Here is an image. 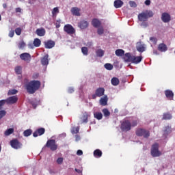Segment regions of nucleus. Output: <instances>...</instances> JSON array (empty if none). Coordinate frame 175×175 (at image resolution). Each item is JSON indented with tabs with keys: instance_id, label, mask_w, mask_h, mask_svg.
<instances>
[{
	"instance_id": "1",
	"label": "nucleus",
	"mask_w": 175,
	"mask_h": 175,
	"mask_svg": "<svg viewBox=\"0 0 175 175\" xmlns=\"http://www.w3.org/2000/svg\"><path fill=\"white\" fill-rule=\"evenodd\" d=\"M40 81L33 80L26 84L25 88L28 94H35L40 88Z\"/></svg>"
},
{
	"instance_id": "2",
	"label": "nucleus",
	"mask_w": 175,
	"mask_h": 175,
	"mask_svg": "<svg viewBox=\"0 0 175 175\" xmlns=\"http://www.w3.org/2000/svg\"><path fill=\"white\" fill-rule=\"evenodd\" d=\"M150 153L154 158L162 155V152L159 151V145L158 144L156 143L152 146Z\"/></svg>"
},
{
	"instance_id": "3",
	"label": "nucleus",
	"mask_w": 175,
	"mask_h": 175,
	"mask_svg": "<svg viewBox=\"0 0 175 175\" xmlns=\"http://www.w3.org/2000/svg\"><path fill=\"white\" fill-rule=\"evenodd\" d=\"M44 147L50 148L51 151H57L58 148V145L57 144L55 139H49L46 142Z\"/></svg>"
},
{
	"instance_id": "4",
	"label": "nucleus",
	"mask_w": 175,
	"mask_h": 175,
	"mask_svg": "<svg viewBox=\"0 0 175 175\" xmlns=\"http://www.w3.org/2000/svg\"><path fill=\"white\" fill-rule=\"evenodd\" d=\"M135 135L139 137L143 136L145 139L150 137V131L144 129H137L135 131Z\"/></svg>"
},
{
	"instance_id": "5",
	"label": "nucleus",
	"mask_w": 175,
	"mask_h": 175,
	"mask_svg": "<svg viewBox=\"0 0 175 175\" xmlns=\"http://www.w3.org/2000/svg\"><path fill=\"white\" fill-rule=\"evenodd\" d=\"M121 131L122 132H129L132 129V124L129 120H124L120 126Z\"/></svg>"
},
{
	"instance_id": "6",
	"label": "nucleus",
	"mask_w": 175,
	"mask_h": 175,
	"mask_svg": "<svg viewBox=\"0 0 175 175\" xmlns=\"http://www.w3.org/2000/svg\"><path fill=\"white\" fill-rule=\"evenodd\" d=\"M10 144L12 148H14V150H18L23 147V144H21V142L16 138L11 140Z\"/></svg>"
},
{
	"instance_id": "7",
	"label": "nucleus",
	"mask_w": 175,
	"mask_h": 175,
	"mask_svg": "<svg viewBox=\"0 0 175 175\" xmlns=\"http://www.w3.org/2000/svg\"><path fill=\"white\" fill-rule=\"evenodd\" d=\"M105 95V88H98L96 90L95 94H92V99H96V98H100V96H103Z\"/></svg>"
},
{
	"instance_id": "8",
	"label": "nucleus",
	"mask_w": 175,
	"mask_h": 175,
	"mask_svg": "<svg viewBox=\"0 0 175 175\" xmlns=\"http://www.w3.org/2000/svg\"><path fill=\"white\" fill-rule=\"evenodd\" d=\"M64 32H66L68 35H74V33H76V29L72 26V25L67 24L65 25L64 27Z\"/></svg>"
},
{
	"instance_id": "9",
	"label": "nucleus",
	"mask_w": 175,
	"mask_h": 175,
	"mask_svg": "<svg viewBox=\"0 0 175 175\" xmlns=\"http://www.w3.org/2000/svg\"><path fill=\"white\" fill-rule=\"evenodd\" d=\"M17 100H18L17 96H12L7 98L5 100V103H7L8 105H14V103H17Z\"/></svg>"
},
{
	"instance_id": "10",
	"label": "nucleus",
	"mask_w": 175,
	"mask_h": 175,
	"mask_svg": "<svg viewBox=\"0 0 175 175\" xmlns=\"http://www.w3.org/2000/svg\"><path fill=\"white\" fill-rule=\"evenodd\" d=\"M44 132H46V129L44 128L38 129L33 133V137H38V136H42V135H44Z\"/></svg>"
},
{
	"instance_id": "11",
	"label": "nucleus",
	"mask_w": 175,
	"mask_h": 175,
	"mask_svg": "<svg viewBox=\"0 0 175 175\" xmlns=\"http://www.w3.org/2000/svg\"><path fill=\"white\" fill-rule=\"evenodd\" d=\"M55 46V42L49 40L46 42H44V47L45 49H53Z\"/></svg>"
},
{
	"instance_id": "12",
	"label": "nucleus",
	"mask_w": 175,
	"mask_h": 175,
	"mask_svg": "<svg viewBox=\"0 0 175 175\" xmlns=\"http://www.w3.org/2000/svg\"><path fill=\"white\" fill-rule=\"evenodd\" d=\"M157 50L161 53H166V51L167 50V45L165 43H160L158 45Z\"/></svg>"
},
{
	"instance_id": "13",
	"label": "nucleus",
	"mask_w": 175,
	"mask_h": 175,
	"mask_svg": "<svg viewBox=\"0 0 175 175\" xmlns=\"http://www.w3.org/2000/svg\"><path fill=\"white\" fill-rule=\"evenodd\" d=\"M20 58L22 61H31V55L28 53H24L20 55Z\"/></svg>"
},
{
	"instance_id": "14",
	"label": "nucleus",
	"mask_w": 175,
	"mask_h": 175,
	"mask_svg": "<svg viewBox=\"0 0 175 175\" xmlns=\"http://www.w3.org/2000/svg\"><path fill=\"white\" fill-rule=\"evenodd\" d=\"M80 8H77V7H73L71 8V13L73 16H80L81 14H80Z\"/></svg>"
},
{
	"instance_id": "15",
	"label": "nucleus",
	"mask_w": 175,
	"mask_h": 175,
	"mask_svg": "<svg viewBox=\"0 0 175 175\" xmlns=\"http://www.w3.org/2000/svg\"><path fill=\"white\" fill-rule=\"evenodd\" d=\"M165 95L169 100H172L174 94L173 93V91L167 90L165 91Z\"/></svg>"
},
{
	"instance_id": "16",
	"label": "nucleus",
	"mask_w": 175,
	"mask_h": 175,
	"mask_svg": "<svg viewBox=\"0 0 175 175\" xmlns=\"http://www.w3.org/2000/svg\"><path fill=\"white\" fill-rule=\"evenodd\" d=\"M161 20L163 23H169L170 21V15L166 12L163 13Z\"/></svg>"
},
{
	"instance_id": "17",
	"label": "nucleus",
	"mask_w": 175,
	"mask_h": 175,
	"mask_svg": "<svg viewBox=\"0 0 175 175\" xmlns=\"http://www.w3.org/2000/svg\"><path fill=\"white\" fill-rule=\"evenodd\" d=\"M143 59V56H133L132 64H140Z\"/></svg>"
},
{
	"instance_id": "18",
	"label": "nucleus",
	"mask_w": 175,
	"mask_h": 175,
	"mask_svg": "<svg viewBox=\"0 0 175 175\" xmlns=\"http://www.w3.org/2000/svg\"><path fill=\"white\" fill-rule=\"evenodd\" d=\"M138 19L139 21H147L148 20V18H147V14L146 12H142L141 14H139L138 15Z\"/></svg>"
},
{
	"instance_id": "19",
	"label": "nucleus",
	"mask_w": 175,
	"mask_h": 175,
	"mask_svg": "<svg viewBox=\"0 0 175 175\" xmlns=\"http://www.w3.org/2000/svg\"><path fill=\"white\" fill-rule=\"evenodd\" d=\"M41 64L43 65V66H46L49 65V54L45 55L42 59H41Z\"/></svg>"
},
{
	"instance_id": "20",
	"label": "nucleus",
	"mask_w": 175,
	"mask_h": 175,
	"mask_svg": "<svg viewBox=\"0 0 175 175\" xmlns=\"http://www.w3.org/2000/svg\"><path fill=\"white\" fill-rule=\"evenodd\" d=\"M172 118H173V116H172V113H170V112H165L163 113L162 120L167 121L169 120H172Z\"/></svg>"
},
{
	"instance_id": "21",
	"label": "nucleus",
	"mask_w": 175,
	"mask_h": 175,
	"mask_svg": "<svg viewBox=\"0 0 175 175\" xmlns=\"http://www.w3.org/2000/svg\"><path fill=\"white\" fill-rule=\"evenodd\" d=\"M36 33L38 36H44L46 35V29H44V28L37 29Z\"/></svg>"
},
{
	"instance_id": "22",
	"label": "nucleus",
	"mask_w": 175,
	"mask_h": 175,
	"mask_svg": "<svg viewBox=\"0 0 175 175\" xmlns=\"http://www.w3.org/2000/svg\"><path fill=\"white\" fill-rule=\"evenodd\" d=\"M79 27L81 29H85V28H88V22L87 21H81L79 23Z\"/></svg>"
},
{
	"instance_id": "23",
	"label": "nucleus",
	"mask_w": 175,
	"mask_h": 175,
	"mask_svg": "<svg viewBox=\"0 0 175 175\" xmlns=\"http://www.w3.org/2000/svg\"><path fill=\"white\" fill-rule=\"evenodd\" d=\"M113 5L116 9H119L120 8H122L124 5V2L121 0H116L113 3Z\"/></svg>"
},
{
	"instance_id": "24",
	"label": "nucleus",
	"mask_w": 175,
	"mask_h": 175,
	"mask_svg": "<svg viewBox=\"0 0 175 175\" xmlns=\"http://www.w3.org/2000/svg\"><path fill=\"white\" fill-rule=\"evenodd\" d=\"M100 21L98 19L94 18L92 21V25H93V27H94V28H98V27H100Z\"/></svg>"
},
{
	"instance_id": "25",
	"label": "nucleus",
	"mask_w": 175,
	"mask_h": 175,
	"mask_svg": "<svg viewBox=\"0 0 175 175\" xmlns=\"http://www.w3.org/2000/svg\"><path fill=\"white\" fill-rule=\"evenodd\" d=\"M124 59L126 62H132L133 59V55H131L129 53H127L125 54Z\"/></svg>"
},
{
	"instance_id": "26",
	"label": "nucleus",
	"mask_w": 175,
	"mask_h": 175,
	"mask_svg": "<svg viewBox=\"0 0 175 175\" xmlns=\"http://www.w3.org/2000/svg\"><path fill=\"white\" fill-rule=\"evenodd\" d=\"M107 100H109L107 96H105L100 99V104L101 106H106V105H107Z\"/></svg>"
},
{
	"instance_id": "27",
	"label": "nucleus",
	"mask_w": 175,
	"mask_h": 175,
	"mask_svg": "<svg viewBox=\"0 0 175 175\" xmlns=\"http://www.w3.org/2000/svg\"><path fill=\"white\" fill-rule=\"evenodd\" d=\"M33 44L34 47H40V44H42V41L39 38H35Z\"/></svg>"
},
{
	"instance_id": "28",
	"label": "nucleus",
	"mask_w": 175,
	"mask_h": 175,
	"mask_svg": "<svg viewBox=\"0 0 175 175\" xmlns=\"http://www.w3.org/2000/svg\"><path fill=\"white\" fill-rule=\"evenodd\" d=\"M94 155L95 158H100L102 157V150L96 149L94 151Z\"/></svg>"
},
{
	"instance_id": "29",
	"label": "nucleus",
	"mask_w": 175,
	"mask_h": 175,
	"mask_svg": "<svg viewBox=\"0 0 175 175\" xmlns=\"http://www.w3.org/2000/svg\"><path fill=\"white\" fill-rule=\"evenodd\" d=\"M12 133H14V129L10 128L5 131L4 135L5 136H10Z\"/></svg>"
},
{
	"instance_id": "30",
	"label": "nucleus",
	"mask_w": 175,
	"mask_h": 175,
	"mask_svg": "<svg viewBox=\"0 0 175 175\" xmlns=\"http://www.w3.org/2000/svg\"><path fill=\"white\" fill-rule=\"evenodd\" d=\"M111 83L112 85H118V84H120V79L117 77H113L111 79Z\"/></svg>"
},
{
	"instance_id": "31",
	"label": "nucleus",
	"mask_w": 175,
	"mask_h": 175,
	"mask_svg": "<svg viewBox=\"0 0 175 175\" xmlns=\"http://www.w3.org/2000/svg\"><path fill=\"white\" fill-rule=\"evenodd\" d=\"M115 53L117 57H122V55H124V54L125 53V51L122 49H117L115 51Z\"/></svg>"
},
{
	"instance_id": "32",
	"label": "nucleus",
	"mask_w": 175,
	"mask_h": 175,
	"mask_svg": "<svg viewBox=\"0 0 175 175\" xmlns=\"http://www.w3.org/2000/svg\"><path fill=\"white\" fill-rule=\"evenodd\" d=\"M94 116V118H96V120H102V118H103V115L100 112H96Z\"/></svg>"
},
{
	"instance_id": "33",
	"label": "nucleus",
	"mask_w": 175,
	"mask_h": 175,
	"mask_svg": "<svg viewBox=\"0 0 175 175\" xmlns=\"http://www.w3.org/2000/svg\"><path fill=\"white\" fill-rule=\"evenodd\" d=\"M96 54L97 55V57H103V55H105V51L102 50V49H98L96 51Z\"/></svg>"
},
{
	"instance_id": "34",
	"label": "nucleus",
	"mask_w": 175,
	"mask_h": 175,
	"mask_svg": "<svg viewBox=\"0 0 175 175\" xmlns=\"http://www.w3.org/2000/svg\"><path fill=\"white\" fill-rule=\"evenodd\" d=\"M23 70V67H21V66H17L15 68V73H16V75H21Z\"/></svg>"
},
{
	"instance_id": "35",
	"label": "nucleus",
	"mask_w": 175,
	"mask_h": 175,
	"mask_svg": "<svg viewBox=\"0 0 175 175\" xmlns=\"http://www.w3.org/2000/svg\"><path fill=\"white\" fill-rule=\"evenodd\" d=\"M23 135L25 137H28V136H31L32 135V130L27 129L23 132Z\"/></svg>"
},
{
	"instance_id": "36",
	"label": "nucleus",
	"mask_w": 175,
	"mask_h": 175,
	"mask_svg": "<svg viewBox=\"0 0 175 175\" xmlns=\"http://www.w3.org/2000/svg\"><path fill=\"white\" fill-rule=\"evenodd\" d=\"M137 50L139 53H143L144 51H145L146 48L144 47V45L141 44V45H139L138 46H137Z\"/></svg>"
},
{
	"instance_id": "37",
	"label": "nucleus",
	"mask_w": 175,
	"mask_h": 175,
	"mask_svg": "<svg viewBox=\"0 0 175 175\" xmlns=\"http://www.w3.org/2000/svg\"><path fill=\"white\" fill-rule=\"evenodd\" d=\"M105 117H109L110 116V111L107 109H103L102 110Z\"/></svg>"
},
{
	"instance_id": "38",
	"label": "nucleus",
	"mask_w": 175,
	"mask_h": 175,
	"mask_svg": "<svg viewBox=\"0 0 175 175\" xmlns=\"http://www.w3.org/2000/svg\"><path fill=\"white\" fill-rule=\"evenodd\" d=\"M81 51L83 55H88V48L83 46L81 48Z\"/></svg>"
},
{
	"instance_id": "39",
	"label": "nucleus",
	"mask_w": 175,
	"mask_h": 175,
	"mask_svg": "<svg viewBox=\"0 0 175 175\" xmlns=\"http://www.w3.org/2000/svg\"><path fill=\"white\" fill-rule=\"evenodd\" d=\"M18 91L16 89H12L8 91V95H16Z\"/></svg>"
},
{
	"instance_id": "40",
	"label": "nucleus",
	"mask_w": 175,
	"mask_h": 175,
	"mask_svg": "<svg viewBox=\"0 0 175 175\" xmlns=\"http://www.w3.org/2000/svg\"><path fill=\"white\" fill-rule=\"evenodd\" d=\"M145 14H146V17L148 18H150L154 16V12H152V11H146Z\"/></svg>"
},
{
	"instance_id": "41",
	"label": "nucleus",
	"mask_w": 175,
	"mask_h": 175,
	"mask_svg": "<svg viewBox=\"0 0 175 175\" xmlns=\"http://www.w3.org/2000/svg\"><path fill=\"white\" fill-rule=\"evenodd\" d=\"M104 66L107 70H111L113 69V65L109 63L105 64Z\"/></svg>"
},
{
	"instance_id": "42",
	"label": "nucleus",
	"mask_w": 175,
	"mask_h": 175,
	"mask_svg": "<svg viewBox=\"0 0 175 175\" xmlns=\"http://www.w3.org/2000/svg\"><path fill=\"white\" fill-rule=\"evenodd\" d=\"M88 122V115H84L83 116L82 124H87Z\"/></svg>"
},
{
	"instance_id": "43",
	"label": "nucleus",
	"mask_w": 175,
	"mask_h": 175,
	"mask_svg": "<svg viewBox=\"0 0 175 175\" xmlns=\"http://www.w3.org/2000/svg\"><path fill=\"white\" fill-rule=\"evenodd\" d=\"M57 13H59V10L58 9L57 7L54 8L53 10H52V14L53 16H55Z\"/></svg>"
},
{
	"instance_id": "44",
	"label": "nucleus",
	"mask_w": 175,
	"mask_h": 175,
	"mask_svg": "<svg viewBox=\"0 0 175 175\" xmlns=\"http://www.w3.org/2000/svg\"><path fill=\"white\" fill-rule=\"evenodd\" d=\"M22 31L23 30L20 27L15 29L16 35H18V36H20V35H21Z\"/></svg>"
},
{
	"instance_id": "45",
	"label": "nucleus",
	"mask_w": 175,
	"mask_h": 175,
	"mask_svg": "<svg viewBox=\"0 0 175 175\" xmlns=\"http://www.w3.org/2000/svg\"><path fill=\"white\" fill-rule=\"evenodd\" d=\"M104 32H105V30L103 29V27H99L97 30V33L98 35H103Z\"/></svg>"
},
{
	"instance_id": "46",
	"label": "nucleus",
	"mask_w": 175,
	"mask_h": 175,
	"mask_svg": "<svg viewBox=\"0 0 175 175\" xmlns=\"http://www.w3.org/2000/svg\"><path fill=\"white\" fill-rule=\"evenodd\" d=\"M5 116H6V111L5 110L0 111V120H1V118H3Z\"/></svg>"
},
{
	"instance_id": "47",
	"label": "nucleus",
	"mask_w": 175,
	"mask_h": 175,
	"mask_svg": "<svg viewBox=\"0 0 175 175\" xmlns=\"http://www.w3.org/2000/svg\"><path fill=\"white\" fill-rule=\"evenodd\" d=\"M25 47V42L24 41H21L18 43V48L19 49H24Z\"/></svg>"
},
{
	"instance_id": "48",
	"label": "nucleus",
	"mask_w": 175,
	"mask_h": 175,
	"mask_svg": "<svg viewBox=\"0 0 175 175\" xmlns=\"http://www.w3.org/2000/svg\"><path fill=\"white\" fill-rule=\"evenodd\" d=\"M79 129H80L79 127H74V128H72V133H75V134L79 133Z\"/></svg>"
},
{
	"instance_id": "49",
	"label": "nucleus",
	"mask_w": 175,
	"mask_h": 175,
	"mask_svg": "<svg viewBox=\"0 0 175 175\" xmlns=\"http://www.w3.org/2000/svg\"><path fill=\"white\" fill-rule=\"evenodd\" d=\"M129 5H130L131 8H136V6H137V5L136 4V2L133 1H129Z\"/></svg>"
},
{
	"instance_id": "50",
	"label": "nucleus",
	"mask_w": 175,
	"mask_h": 175,
	"mask_svg": "<svg viewBox=\"0 0 175 175\" xmlns=\"http://www.w3.org/2000/svg\"><path fill=\"white\" fill-rule=\"evenodd\" d=\"M150 42H152L154 44H157V42H158V40L157 39V38H154V37H150Z\"/></svg>"
},
{
	"instance_id": "51",
	"label": "nucleus",
	"mask_w": 175,
	"mask_h": 175,
	"mask_svg": "<svg viewBox=\"0 0 175 175\" xmlns=\"http://www.w3.org/2000/svg\"><path fill=\"white\" fill-rule=\"evenodd\" d=\"M138 122H139V121L137 120H133L131 122V126H133V127L137 126Z\"/></svg>"
},
{
	"instance_id": "52",
	"label": "nucleus",
	"mask_w": 175,
	"mask_h": 175,
	"mask_svg": "<svg viewBox=\"0 0 175 175\" xmlns=\"http://www.w3.org/2000/svg\"><path fill=\"white\" fill-rule=\"evenodd\" d=\"M5 103H6V100H0V109H2V107L5 106Z\"/></svg>"
},
{
	"instance_id": "53",
	"label": "nucleus",
	"mask_w": 175,
	"mask_h": 175,
	"mask_svg": "<svg viewBox=\"0 0 175 175\" xmlns=\"http://www.w3.org/2000/svg\"><path fill=\"white\" fill-rule=\"evenodd\" d=\"M62 162H64V159L62 157H59L57 159V163H58V165H62Z\"/></svg>"
},
{
	"instance_id": "54",
	"label": "nucleus",
	"mask_w": 175,
	"mask_h": 175,
	"mask_svg": "<svg viewBox=\"0 0 175 175\" xmlns=\"http://www.w3.org/2000/svg\"><path fill=\"white\" fill-rule=\"evenodd\" d=\"M8 36L10 38H13V36H14V30L10 31Z\"/></svg>"
},
{
	"instance_id": "55",
	"label": "nucleus",
	"mask_w": 175,
	"mask_h": 175,
	"mask_svg": "<svg viewBox=\"0 0 175 175\" xmlns=\"http://www.w3.org/2000/svg\"><path fill=\"white\" fill-rule=\"evenodd\" d=\"M68 94H72V92H75V90L73 88H70L68 90Z\"/></svg>"
},
{
	"instance_id": "56",
	"label": "nucleus",
	"mask_w": 175,
	"mask_h": 175,
	"mask_svg": "<svg viewBox=\"0 0 175 175\" xmlns=\"http://www.w3.org/2000/svg\"><path fill=\"white\" fill-rule=\"evenodd\" d=\"M77 155H83V150H78L77 152Z\"/></svg>"
},
{
	"instance_id": "57",
	"label": "nucleus",
	"mask_w": 175,
	"mask_h": 175,
	"mask_svg": "<svg viewBox=\"0 0 175 175\" xmlns=\"http://www.w3.org/2000/svg\"><path fill=\"white\" fill-rule=\"evenodd\" d=\"M151 4V1L150 0H146L145 1V5H146V6H150V5Z\"/></svg>"
},
{
	"instance_id": "58",
	"label": "nucleus",
	"mask_w": 175,
	"mask_h": 175,
	"mask_svg": "<svg viewBox=\"0 0 175 175\" xmlns=\"http://www.w3.org/2000/svg\"><path fill=\"white\" fill-rule=\"evenodd\" d=\"M16 13H21V8H17L15 9Z\"/></svg>"
},
{
	"instance_id": "59",
	"label": "nucleus",
	"mask_w": 175,
	"mask_h": 175,
	"mask_svg": "<svg viewBox=\"0 0 175 175\" xmlns=\"http://www.w3.org/2000/svg\"><path fill=\"white\" fill-rule=\"evenodd\" d=\"M33 46H34V45H33V44H32V43L28 44L29 49H33Z\"/></svg>"
},
{
	"instance_id": "60",
	"label": "nucleus",
	"mask_w": 175,
	"mask_h": 175,
	"mask_svg": "<svg viewBox=\"0 0 175 175\" xmlns=\"http://www.w3.org/2000/svg\"><path fill=\"white\" fill-rule=\"evenodd\" d=\"M38 77H39V74H34L33 75V79H38Z\"/></svg>"
},
{
	"instance_id": "61",
	"label": "nucleus",
	"mask_w": 175,
	"mask_h": 175,
	"mask_svg": "<svg viewBox=\"0 0 175 175\" xmlns=\"http://www.w3.org/2000/svg\"><path fill=\"white\" fill-rule=\"evenodd\" d=\"M75 172H77V173H79V174H80L81 173V171L77 168H75Z\"/></svg>"
},
{
	"instance_id": "62",
	"label": "nucleus",
	"mask_w": 175,
	"mask_h": 175,
	"mask_svg": "<svg viewBox=\"0 0 175 175\" xmlns=\"http://www.w3.org/2000/svg\"><path fill=\"white\" fill-rule=\"evenodd\" d=\"M32 106H33V109H36V107L38 106V104H36L35 103H33Z\"/></svg>"
},
{
	"instance_id": "63",
	"label": "nucleus",
	"mask_w": 175,
	"mask_h": 175,
	"mask_svg": "<svg viewBox=\"0 0 175 175\" xmlns=\"http://www.w3.org/2000/svg\"><path fill=\"white\" fill-rule=\"evenodd\" d=\"M3 9H7L8 8V4L3 3Z\"/></svg>"
},
{
	"instance_id": "64",
	"label": "nucleus",
	"mask_w": 175,
	"mask_h": 175,
	"mask_svg": "<svg viewBox=\"0 0 175 175\" xmlns=\"http://www.w3.org/2000/svg\"><path fill=\"white\" fill-rule=\"evenodd\" d=\"M153 54H155L156 55H158V54H159V53H158V51L154 50L153 51Z\"/></svg>"
}]
</instances>
